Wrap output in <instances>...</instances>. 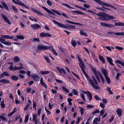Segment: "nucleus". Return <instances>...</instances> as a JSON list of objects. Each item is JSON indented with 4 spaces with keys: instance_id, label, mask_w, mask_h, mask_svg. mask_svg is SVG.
Here are the masks:
<instances>
[{
    "instance_id": "43",
    "label": "nucleus",
    "mask_w": 124,
    "mask_h": 124,
    "mask_svg": "<svg viewBox=\"0 0 124 124\" xmlns=\"http://www.w3.org/2000/svg\"><path fill=\"white\" fill-rule=\"evenodd\" d=\"M105 4H106V5H104V6H105L106 7H110L113 8H114V9H115V10H116V8H115L113 6H111L110 5L106 3H105Z\"/></svg>"
},
{
    "instance_id": "37",
    "label": "nucleus",
    "mask_w": 124,
    "mask_h": 124,
    "mask_svg": "<svg viewBox=\"0 0 124 124\" xmlns=\"http://www.w3.org/2000/svg\"><path fill=\"white\" fill-rule=\"evenodd\" d=\"M16 37L18 39L23 40L24 39L23 36L21 35H17L16 36Z\"/></svg>"
},
{
    "instance_id": "23",
    "label": "nucleus",
    "mask_w": 124,
    "mask_h": 124,
    "mask_svg": "<svg viewBox=\"0 0 124 124\" xmlns=\"http://www.w3.org/2000/svg\"><path fill=\"white\" fill-rule=\"evenodd\" d=\"M11 78L13 80L16 81L18 80L19 78L16 76L13 75L11 77Z\"/></svg>"
},
{
    "instance_id": "32",
    "label": "nucleus",
    "mask_w": 124,
    "mask_h": 124,
    "mask_svg": "<svg viewBox=\"0 0 124 124\" xmlns=\"http://www.w3.org/2000/svg\"><path fill=\"white\" fill-rule=\"evenodd\" d=\"M62 5L66 7H67L68 8H70L72 9H74V8H73V7H70V6H69L68 4L62 3Z\"/></svg>"
},
{
    "instance_id": "26",
    "label": "nucleus",
    "mask_w": 124,
    "mask_h": 124,
    "mask_svg": "<svg viewBox=\"0 0 124 124\" xmlns=\"http://www.w3.org/2000/svg\"><path fill=\"white\" fill-rule=\"evenodd\" d=\"M115 62L116 63H118L121 65L123 66H124V62H122L120 60H117L116 61H115Z\"/></svg>"
},
{
    "instance_id": "59",
    "label": "nucleus",
    "mask_w": 124,
    "mask_h": 124,
    "mask_svg": "<svg viewBox=\"0 0 124 124\" xmlns=\"http://www.w3.org/2000/svg\"><path fill=\"white\" fill-rule=\"evenodd\" d=\"M100 77L101 78V79L102 80V82L104 84L105 83V80L102 76L101 75Z\"/></svg>"
},
{
    "instance_id": "29",
    "label": "nucleus",
    "mask_w": 124,
    "mask_h": 124,
    "mask_svg": "<svg viewBox=\"0 0 124 124\" xmlns=\"http://www.w3.org/2000/svg\"><path fill=\"white\" fill-rule=\"evenodd\" d=\"M99 57L100 60L103 63H105V61L103 57L101 55H99Z\"/></svg>"
},
{
    "instance_id": "42",
    "label": "nucleus",
    "mask_w": 124,
    "mask_h": 124,
    "mask_svg": "<svg viewBox=\"0 0 124 124\" xmlns=\"http://www.w3.org/2000/svg\"><path fill=\"white\" fill-rule=\"evenodd\" d=\"M23 4L21 1H19L18 2H17L16 4L19 5L23 6Z\"/></svg>"
},
{
    "instance_id": "33",
    "label": "nucleus",
    "mask_w": 124,
    "mask_h": 124,
    "mask_svg": "<svg viewBox=\"0 0 124 124\" xmlns=\"http://www.w3.org/2000/svg\"><path fill=\"white\" fill-rule=\"evenodd\" d=\"M37 115L36 114H35L33 115V121L38 120L37 119Z\"/></svg>"
},
{
    "instance_id": "46",
    "label": "nucleus",
    "mask_w": 124,
    "mask_h": 124,
    "mask_svg": "<svg viewBox=\"0 0 124 124\" xmlns=\"http://www.w3.org/2000/svg\"><path fill=\"white\" fill-rule=\"evenodd\" d=\"M80 108V109L81 115H82L84 114V112L85 111V110L82 108Z\"/></svg>"
},
{
    "instance_id": "40",
    "label": "nucleus",
    "mask_w": 124,
    "mask_h": 124,
    "mask_svg": "<svg viewBox=\"0 0 124 124\" xmlns=\"http://www.w3.org/2000/svg\"><path fill=\"white\" fill-rule=\"evenodd\" d=\"M30 104L28 103L24 108V111H26L28 109V107L30 106Z\"/></svg>"
},
{
    "instance_id": "1",
    "label": "nucleus",
    "mask_w": 124,
    "mask_h": 124,
    "mask_svg": "<svg viewBox=\"0 0 124 124\" xmlns=\"http://www.w3.org/2000/svg\"><path fill=\"white\" fill-rule=\"evenodd\" d=\"M92 13L98 16V19L99 20L107 21L115 18V17L112 16H109L107 14L103 13L101 12H100L99 13L96 14L95 12L93 11Z\"/></svg>"
},
{
    "instance_id": "62",
    "label": "nucleus",
    "mask_w": 124,
    "mask_h": 124,
    "mask_svg": "<svg viewBox=\"0 0 124 124\" xmlns=\"http://www.w3.org/2000/svg\"><path fill=\"white\" fill-rule=\"evenodd\" d=\"M34 41H37L38 42H39L40 40L38 38H34L33 39V40Z\"/></svg>"
},
{
    "instance_id": "13",
    "label": "nucleus",
    "mask_w": 124,
    "mask_h": 124,
    "mask_svg": "<svg viewBox=\"0 0 124 124\" xmlns=\"http://www.w3.org/2000/svg\"><path fill=\"white\" fill-rule=\"evenodd\" d=\"M90 83L92 85L93 87L95 89H96L100 90V88L98 86L95 85L94 83H93V81L92 80V81H91Z\"/></svg>"
},
{
    "instance_id": "7",
    "label": "nucleus",
    "mask_w": 124,
    "mask_h": 124,
    "mask_svg": "<svg viewBox=\"0 0 124 124\" xmlns=\"http://www.w3.org/2000/svg\"><path fill=\"white\" fill-rule=\"evenodd\" d=\"M31 27L33 29L35 30H37L38 29L40 28L41 27L39 25L37 24H33L31 25Z\"/></svg>"
},
{
    "instance_id": "8",
    "label": "nucleus",
    "mask_w": 124,
    "mask_h": 124,
    "mask_svg": "<svg viewBox=\"0 0 124 124\" xmlns=\"http://www.w3.org/2000/svg\"><path fill=\"white\" fill-rule=\"evenodd\" d=\"M31 77L33 78L34 80L36 81H39V78L36 74H33L31 75Z\"/></svg>"
},
{
    "instance_id": "14",
    "label": "nucleus",
    "mask_w": 124,
    "mask_h": 124,
    "mask_svg": "<svg viewBox=\"0 0 124 124\" xmlns=\"http://www.w3.org/2000/svg\"><path fill=\"white\" fill-rule=\"evenodd\" d=\"M1 75L2 76V78L5 76H10L9 73H8L7 71H5L3 72L1 74Z\"/></svg>"
},
{
    "instance_id": "64",
    "label": "nucleus",
    "mask_w": 124,
    "mask_h": 124,
    "mask_svg": "<svg viewBox=\"0 0 124 124\" xmlns=\"http://www.w3.org/2000/svg\"><path fill=\"white\" fill-rule=\"evenodd\" d=\"M99 110L97 109L95 111H94V112H93L92 113V114H96L98 113H99Z\"/></svg>"
},
{
    "instance_id": "39",
    "label": "nucleus",
    "mask_w": 124,
    "mask_h": 124,
    "mask_svg": "<svg viewBox=\"0 0 124 124\" xmlns=\"http://www.w3.org/2000/svg\"><path fill=\"white\" fill-rule=\"evenodd\" d=\"M62 88L64 91L66 93H68L69 92V90L67 89L66 87L64 86H63L62 87Z\"/></svg>"
},
{
    "instance_id": "3",
    "label": "nucleus",
    "mask_w": 124,
    "mask_h": 124,
    "mask_svg": "<svg viewBox=\"0 0 124 124\" xmlns=\"http://www.w3.org/2000/svg\"><path fill=\"white\" fill-rule=\"evenodd\" d=\"M42 8L47 12L49 13L52 14L54 16L55 15V13L59 15H61V14H60L59 12H58L57 10L54 9H51V11H50L45 7L42 6Z\"/></svg>"
},
{
    "instance_id": "25",
    "label": "nucleus",
    "mask_w": 124,
    "mask_h": 124,
    "mask_svg": "<svg viewBox=\"0 0 124 124\" xmlns=\"http://www.w3.org/2000/svg\"><path fill=\"white\" fill-rule=\"evenodd\" d=\"M105 78L107 83L108 84L110 83L111 81L109 77H108V76H105Z\"/></svg>"
},
{
    "instance_id": "19",
    "label": "nucleus",
    "mask_w": 124,
    "mask_h": 124,
    "mask_svg": "<svg viewBox=\"0 0 124 124\" xmlns=\"http://www.w3.org/2000/svg\"><path fill=\"white\" fill-rule=\"evenodd\" d=\"M116 112L118 116L120 117L121 116V110L120 108H118L116 110Z\"/></svg>"
},
{
    "instance_id": "22",
    "label": "nucleus",
    "mask_w": 124,
    "mask_h": 124,
    "mask_svg": "<svg viewBox=\"0 0 124 124\" xmlns=\"http://www.w3.org/2000/svg\"><path fill=\"white\" fill-rule=\"evenodd\" d=\"M72 13H74L76 14V15H78L79 14H83L85 15V14L80 12L76 10V11H71Z\"/></svg>"
},
{
    "instance_id": "56",
    "label": "nucleus",
    "mask_w": 124,
    "mask_h": 124,
    "mask_svg": "<svg viewBox=\"0 0 124 124\" xmlns=\"http://www.w3.org/2000/svg\"><path fill=\"white\" fill-rule=\"evenodd\" d=\"M1 38H0V41L1 42V41H4L5 40V38H4V37H3L2 35L1 36Z\"/></svg>"
},
{
    "instance_id": "38",
    "label": "nucleus",
    "mask_w": 124,
    "mask_h": 124,
    "mask_svg": "<svg viewBox=\"0 0 124 124\" xmlns=\"http://www.w3.org/2000/svg\"><path fill=\"white\" fill-rule=\"evenodd\" d=\"M80 95L81 98L85 101H86V100L85 99L84 94L81 93H80Z\"/></svg>"
},
{
    "instance_id": "35",
    "label": "nucleus",
    "mask_w": 124,
    "mask_h": 124,
    "mask_svg": "<svg viewBox=\"0 0 124 124\" xmlns=\"http://www.w3.org/2000/svg\"><path fill=\"white\" fill-rule=\"evenodd\" d=\"M0 119H2L6 121H7V118L3 115H0Z\"/></svg>"
},
{
    "instance_id": "63",
    "label": "nucleus",
    "mask_w": 124,
    "mask_h": 124,
    "mask_svg": "<svg viewBox=\"0 0 124 124\" xmlns=\"http://www.w3.org/2000/svg\"><path fill=\"white\" fill-rule=\"evenodd\" d=\"M13 66L12 65H11L9 67V70L12 71L13 70Z\"/></svg>"
},
{
    "instance_id": "18",
    "label": "nucleus",
    "mask_w": 124,
    "mask_h": 124,
    "mask_svg": "<svg viewBox=\"0 0 124 124\" xmlns=\"http://www.w3.org/2000/svg\"><path fill=\"white\" fill-rule=\"evenodd\" d=\"M80 33L81 35L85 36L86 37L87 36V34L86 32L84 31L83 30H80Z\"/></svg>"
},
{
    "instance_id": "45",
    "label": "nucleus",
    "mask_w": 124,
    "mask_h": 124,
    "mask_svg": "<svg viewBox=\"0 0 124 124\" xmlns=\"http://www.w3.org/2000/svg\"><path fill=\"white\" fill-rule=\"evenodd\" d=\"M46 2L49 6H51L52 5V3L50 0H47L46 1Z\"/></svg>"
},
{
    "instance_id": "6",
    "label": "nucleus",
    "mask_w": 124,
    "mask_h": 124,
    "mask_svg": "<svg viewBox=\"0 0 124 124\" xmlns=\"http://www.w3.org/2000/svg\"><path fill=\"white\" fill-rule=\"evenodd\" d=\"M1 15L2 16L3 18L4 21L8 23L9 24L11 25V23L9 20L7 16L5 15H4L3 14H1Z\"/></svg>"
},
{
    "instance_id": "58",
    "label": "nucleus",
    "mask_w": 124,
    "mask_h": 124,
    "mask_svg": "<svg viewBox=\"0 0 124 124\" xmlns=\"http://www.w3.org/2000/svg\"><path fill=\"white\" fill-rule=\"evenodd\" d=\"M53 53L56 56H57L58 55V54L56 52V51L54 49L52 51Z\"/></svg>"
},
{
    "instance_id": "17",
    "label": "nucleus",
    "mask_w": 124,
    "mask_h": 124,
    "mask_svg": "<svg viewBox=\"0 0 124 124\" xmlns=\"http://www.w3.org/2000/svg\"><path fill=\"white\" fill-rule=\"evenodd\" d=\"M82 71L83 72V73L85 75V76L86 77L87 80L89 81V82H91V81H92V80H93L92 79H90L88 77V76L87 74L86 73V72H85V70H83V71Z\"/></svg>"
},
{
    "instance_id": "41",
    "label": "nucleus",
    "mask_w": 124,
    "mask_h": 124,
    "mask_svg": "<svg viewBox=\"0 0 124 124\" xmlns=\"http://www.w3.org/2000/svg\"><path fill=\"white\" fill-rule=\"evenodd\" d=\"M67 101H68L69 102V105L71 106L72 104L71 101H72V100L70 98H68Z\"/></svg>"
},
{
    "instance_id": "60",
    "label": "nucleus",
    "mask_w": 124,
    "mask_h": 124,
    "mask_svg": "<svg viewBox=\"0 0 124 124\" xmlns=\"http://www.w3.org/2000/svg\"><path fill=\"white\" fill-rule=\"evenodd\" d=\"M92 78H93V80H94V82H95V84L96 85H98V83H97V80H96L95 79V77H94L93 76H92Z\"/></svg>"
},
{
    "instance_id": "30",
    "label": "nucleus",
    "mask_w": 124,
    "mask_h": 124,
    "mask_svg": "<svg viewBox=\"0 0 124 124\" xmlns=\"http://www.w3.org/2000/svg\"><path fill=\"white\" fill-rule=\"evenodd\" d=\"M40 72L42 75L46 74L49 73V71H40Z\"/></svg>"
},
{
    "instance_id": "24",
    "label": "nucleus",
    "mask_w": 124,
    "mask_h": 124,
    "mask_svg": "<svg viewBox=\"0 0 124 124\" xmlns=\"http://www.w3.org/2000/svg\"><path fill=\"white\" fill-rule=\"evenodd\" d=\"M94 73L96 78L99 77V76L100 77L101 75V73L99 71H96Z\"/></svg>"
},
{
    "instance_id": "34",
    "label": "nucleus",
    "mask_w": 124,
    "mask_h": 124,
    "mask_svg": "<svg viewBox=\"0 0 124 124\" xmlns=\"http://www.w3.org/2000/svg\"><path fill=\"white\" fill-rule=\"evenodd\" d=\"M16 108H15L14 109H13V111L8 115V117H9L12 116L13 114L16 112Z\"/></svg>"
},
{
    "instance_id": "20",
    "label": "nucleus",
    "mask_w": 124,
    "mask_h": 124,
    "mask_svg": "<svg viewBox=\"0 0 124 124\" xmlns=\"http://www.w3.org/2000/svg\"><path fill=\"white\" fill-rule=\"evenodd\" d=\"M102 72L103 75H104L105 77L108 76V73L107 70L105 69L104 68H102Z\"/></svg>"
},
{
    "instance_id": "61",
    "label": "nucleus",
    "mask_w": 124,
    "mask_h": 124,
    "mask_svg": "<svg viewBox=\"0 0 124 124\" xmlns=\"http://www.w3.org/2000/svg\"><path fill=\"white\" fill-rule=\"evenodd\" d=\"M105 112V110L103 109H102L100 112V115L101 116H102L104 114Z\"/></svg>"
},
{
    "instance_id": "28",
    "label": "nucleus",
    "mask_w": 124,
    "mask_h": 124,
    "mask_svg": "<svg viewBox=\"0 0 124 124\" xmlns=\"http://www.w3.org/2000/svg\"><path fill=\"white\" fill-rule=\"evenodd\" d=\"M115 25L118 26H124V23L121 22L115 23Z\"/></svg>"
},
{
    "instance_id": "15",
    "label": "nucleus",
    "mask_w": 124,
    "mask_h": 124,
    "mask_svg": "<svg viewBox=\"0 0 124 124\" xmlns=\"http://www.w3.org/2000/svg\"><path fill=\"white\" fill-rule=\"evenodd\" d=\"M106 58L107 60L108 61V62H109L110 64L111 65H114V64L112 62L113 60L112 59L111 57L107 56L106 57Z\"/></svg>"
},
{
    "instance_id": "47",
    "label": "nucleus",
    "mask_w": 124,
    "mask_h": 124,
    "mask_svg": "<svg viewBox=\"0 0 124 124\" xmlns=\"http://www.w3.org/2000/svg\"><path fill=\"white\" fill-rule=\"evenodd\" d=\"M116 48L119 50L121 51L123 49V48L119 46H116Z\"/></svg>"
},
{
    "instance_id": "49",
    "label": "nucleus",
    "mask_w": 124,
    "mask_h": 124,
    "mask_svg": "<svg viewBox=\"0 0 124 124\" xmlns=\"http://www.w3.org/2000/svg\"><path fill=\"white\" fill-rule=\"evenodd\" d=\"M100 106L102 108L104 109L105 107V104L101 102L100 104Z\"/></svg>"
},
{
    "instance_id": "12",
    "label": "nucleus",
    "mask_w": 124,
    "mask_h": 124,
    "mask_svg": "<svg viewBox=\"0 0 124 124\" xmlns=\"http://www.w3.org/2000/svg\"><path fill=\"white\" fill-rule=\"evenodd\" d=\"M79 65L82 71L84 70L85 68V67L83 62H80L79 63Z\"/></svg>"
},
{
    "instance_id": "44",
    "label": "nucleus",
    "mask_w": 124,
    "mask_h": 124,
    "mask_svg": "<svg viewBox=\"0 0 124 124\" xmlns=\"http://www.w3.org/2000/svg\"><path fill=\"white\" fill-rule=\"evenodd\" d=\"M44 58L45 59V60H46V61L50 63V62L49 60V58L47 56H46L45 55L44 56Z\"/></svg>"
},
{
    "instance_id": "51",
    "label": "nucleus",
    "mask_w": 124,
    "mask_h": 124,
    "mask_svg": "<svg viewBox=\"0 0 124 124\" xmlns=\"http://www.w3.org/2000/svg\"><path fill=\"white\" fill-rule=\"evenodd\" d=\"M107 89L109 92V94H113V93L112 91L110 89L109 87H107Z\"/></svg>"
},
{
    "instance_id": "53",
    "label": "nucleus",
    "mask_w": 124,
    "mask_h": 124,
    "mask_svg": "<svg viewBox=\"0 0 124 124\" xmlns=\"http://www.w3.org/2000/svg\"><path fill=\"white\" fill-rule=\"evenodd\" d=\"M29 118V116L28 115L26 116L25 118V119L24 120V122L25 123H26L27 122V121L28 120Z\"/></svg>"
},
{
    "instance_id": "48",
    "label": "nucleus",
    "mask_w": 124,
    "mask_h": 124,
    "mask_svg": "<svg viewBox=\"0 0 124 124\" xmlns=\"http://www.w3.org/2000/svg\"><path fill=\"white\" fill-rule=\"evenodd\" d=\"M91 68L93 73L96 71V69L93 66H91Z\"/></svg>"
},
{
    "instance_id": "11",
    "label": "nucleus",
    "mask_w": 124,
    "mask_h": 124,
    "mask_svg": "<svg viewBox=\"0 0 124 124\" xmlns=\"http://www.w3.org/2000/svg\"><path fill=\"white\" fill-rule=\"evenodd\" d=\"M56 68L59 72L61 74H62L63 73L64 74L66 73L65 70L62 68H61L59 67H57Z\"/></svg>"
},
{
    "instance_id": "21",
    "label": "nucleus",
    "mask_w": 124,
    "mask_h": 124,
    "mask_svg": "<svg viewBox=\"0 0 124 124\" xmlns=\"http://www.w3.org/2000/svg\"><path fill=\"white\" fill-rule=\"evenodd\" d=\"M20 59L18 56H16L14 57L13 59V60L15 62H17L20 61Z\"/></svg>"
},
{
    "instance_id": "36",
    "label": "nucleus",
    "mask_w": 124,
    "mask_h": 124,
    "mask_svg": "<svg viewBox=\"0 0 124 124\" xmlns=\"http://www.w3.org/2000/svg\"><path fill=\"white\" fill-rule=\"evenodd\" d=\"M72 92L74 95H78V92L75 89H73L72 90Z\"/></svg>"
},
{
    "instance_id": "55",
    "label": "nucleus",
    "mask_w": 124,
    "mask_h": 124,
    "mask_svg": "<svg viewBox=\"0 0 124 124\" xmlns=\"http://www.w3.org/2000/svg\"><path fill=\"white\" fill-rule=\"evenodd\" d=\"M41 109V108H39L37 114L39 116H40Z\"/></svg>"
},
{
    "instance_id": "5",
    "label": "nucleus",
    "mask_w": 124,
    "mask_h": 124,
    "mask_svg": "<svg viewBox=\"0 0 124 124\" xmlns=\"http://www.w3.org/2000/svg\"><path fill=\"white\" fill-rule=\"evenodd\" d=\"M107 33L108 34L111 35H113L115 34V35L117 36L124 35V32H118L115 33V32L113 31H108V32Z\"/></svg>"
},
{
    "instance_id": "4",
    "label": "nucleus",
    "mask_w": 124,
    "mask_h": 124,
    "mask_svg": "<svg viewBox=\"0 0 124 124\" xmlns=\"http://www.w3.org/2000/svg\"><path fill=\"white\" fill-rule=\"evenodd\" d=\"M0 3L3 6L1 5L0 4V8L1 9H4V8L6 10L8 11L9 10V9L8 6H7L5 2H3V1H0Z\"/></svg>"
},
{
    "instance_id": "52",
    "label": "nucleus",
    "mask_w": 124,
    "mask_h": 124,
    "mask_svg": "<svg viewBox=\"0 0 124 124\" xmlns=\"http://www.w3.org/2000/svg\"><path fill=\"white\" fill-rule=\"evenodd\" d=\"M114 26V25L110 24H107L106 27L109 28H112Z\"/></svg>"
},
{
    "instance_id": "57",
    "label": "nucleus",
    "mask_w": 124,
    "mask_h": 124,
    "mask_svg": "<svg viewBox=\"0 0 124 124\" xmlns=\"http://www.w3.org/2000/svg\"><path fill=\"white\" fill-rule=\"evenodd\" d=\"M98 118L97 117L95 118L93 122V124H95L96 122H97L98 120Z\"/></svg>"
},
{
    "instance_id": "10",
    "label": "nucleus",
    "mask_w": 124,
    "mask_h": 124,
    "mask_svg": "<svg viewBox=\"0 0 124 124\" xmlns=\"http://www.w3.org/2000/svg\"><path fill=\"white\" fill-rule=\"evenodd\" d=\"M83 92L84 93L87 94V95L89 97L90 101H91L92 98V95L91 93L89 91H88L86 92L83 91Z\"/></svg>"
},
{
    "instance_id": "54",
    "label": "nucleus",
    "mask_w": 124,
    "mask_h": 124,
    "mask_svg": "<svg viewBox=\"0 0 124 124\" xmlns=\"http://www.w3.org/2000/svg\"><path fill=\"white\" fill-rule=\"evenodd\" d=\"M102 101L103 103L104 104H106L107 103V101L106 99L104 98L103 99H102Z\"/></svg>"
},
{
    "instance_id": "27",
    "label": "nucleus",
    "mask_w": 124,
    "mask_h": 124,
    "mask_svg": "<svg viewBox=\"0 0 124 124\" xmlns=\"http://www.w3.org/2000/svg\"><path fill=\"white\" fill-rule=\"evenodd\" d=\"M71 43L73 46L74 47H75L77 44L76 41L73 39L72 40Z\"/></svg>"
},
{
    "instance_id": "16",
    "label": "nucleus",
    "mask_w": 124,
    "mask_h": 124,
    "mask_svg": "<svg viewBox=\"0 0 124 124\" xmlns=\"http://www.w3.org/2000/svg\"><path fill=\"white\" fill-rule=\"evenodd\" d=\"M10 81L9 80L5 79H3L0 80V82L3 83H8Z\"/></svg>"
},
{
    "instance_id": "50",
    "label": "nucleus",
    "mask_w": 124,
    "mask_h": 124,
    "mask_svg": "<svg viewBox=\"0 0 124 124\" xmlns=\"http://www.w3.org/2000/svg\"><path fill=\"white\" fill-rule=\"evenodd\" d=\"M94 98L96 100L99 101L101 100V99L99 97L96 95L94 96Z\"/></svg>"
},
{
    "instance_id": "2",
    "label": "nucleus",
    "mask_w": 124,
    "mask_h": 124,
    "mask_svg": "<svg viewBox=\"0 0 124 124\" xmlns=\"http://www.w3.org/2000/svg\"><path fill=\"white\" fill-rule=\"evenodd\" d=\"M52 21L54 23L56 24L60 27L65 28H71L72 29H75V26L74 25H68L67 24H66L65 25H64L54 19L52 20Z\"/></svg>"
},
{
    "instance_id": "31",
    "label": "nucleus",
    "mask_w": 124,
    "mask_h": 124,
    "mask_svg": "<svg viewBox=\"0 0 124 124\" xmlns=\"http://www.w3.org/2000/svg\"><path fill=\"white\" fill-rule=\"evenodd\" d=\"M1 43L5 45L8 46L11 45V43L9 42L1 41Z\"/></svg>"
},
{
    "instance_id": "9",
    "label": "nucleus",
    "mask_w": 124,
    "mask_h": 124,
    "mask_svg": "<svg viewBox=\"0 0 124 124\" xmlns=\"http://www.w3.org/2000/svg\"><path fill=\"white\" fill-rule=\"evenodd\" d=\"M48 48L46 46L43 45H40L38 46V49L39 50H46L48 49Z\"/></svg>"
}]
</instances>
